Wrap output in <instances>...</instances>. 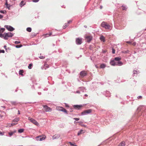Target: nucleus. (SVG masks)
Returning <instances> with one entry per match:
<instances>
[{"instance_id": "f257e3e1", "label": "nucleus", "mask_w": 146, "mask_h": 146, "mask_svg": "<svg viewBox=\"0 0 146 146\" xmlns=\"http://www.w3.org/2000/svg\"><path fill=\"white\" fill-rule=\"evenodd\" d=\"M101 26L102 27L105 28L106 29H110V26L105 22H103L102 23Z\"/></svg>"}, {"instance_id": "f03ea898", "label": "nucleus", "mask_w": 146, "mask_h": 146, "mask_svg": "<svg viewBox=\"0 0 146 146\" xmlns=\"http://www.w3.org/2000/svg\"><path fill=\"white\" fill-rule=\"evenodd\" d=\"M4 39L7 40L8 37H11L13 36V34L12 33L9 32L8 33H4Z\"/></svg>"}, {"instance_id": "7ed1b4c3", "label": "nucleus", "mask_w": 146, "mask_h": 146, "mask_svg": "<svg viewBox=\"0 0 146 146\" xmlns=\"http://www.w3.org/2000/svg\"><path fill=\"white\" fill-rule=\"evenodd\" d=\"M92 111V110L91 109L85 110L81 113V115H83L90 114L91 113Z\"/></svg>"}, {"instance_id": "20e7f679", "label": "nucleus", "mask_w": 146, "mask_h": 146, "mask_svg": "<svg viewBox=\"0 0 146 146\" xmlns=\"http://www.w3.org/2000/svg\"><path fill=\"white\" fill-rule=\"evenodd\" d=\"M4 27L8 31H13L15 30V29L13 27L10 25H5Z\"/></svg>"}, {"instance_id": "39448f33", "label": "nucleus", "mask_w": 146, "mask_h": 146, "mask_svg": "<svg viewBox=\"0 0 146 146\" xmlns=\"http://www.w3.org/2000/svg\"><path fill=\"white\" fill-rule=\"evenodd\" d=\"M29 120L32 123L37 126H38L39 125L38 123L33 118L29 117Z\"/></svg>"}, {"instance_id": "423d86ee", "label": "nucleus", "mask_w": 146, "mask_h": 146, "mask_svg": "<svg viewBox=\"0 0 146 146\" xmlns=\"http://www.w3.org/2000/svg\"><path fill=\"white\" fill-rule=\"evenodd\" d=\"M86 41L89 43L92 40V36L88 35L86 37Z\"/></svg>"}, {"instance_id": "0eeeda50", "label": "nucleus", "mask_w": 146, "mask_h": 146, "mask_svg": "<svg viewBox=\"0 0 146 146\" xmlns=\"http://www.w3.org/2000/svg\"><path fill=\"white\" fill-rule=\"evenodd\" d=\"M44 108L46 112L51 111H52L51 109L46 105L44 106Z\"/></svg>"}, {"instance_id": "6e6552de", "label": "nucleus", "mask_w": 146, "mask_h": 146, "mask_svg": "<svg viewBox=\"0 0 146 146\" xmlns=\"http://www.w3.org/2000/svg\"><path fill=\"white\" fill-rule=\"evenodd\" d=\"M76 42L77 44L80 45L82 43V39L79 38H77L76 39Z\"/></svg>"}, {"instance_id": "1a4fd4ad", "label": "nucleus", "mask_w": 146, "mask_h": 146, "mask_svg": "<svg viewBox=\"0 0 146 146\" xmlns=\"http://www.w3.org/2000/svg\"><path fill=\"white\" fill-rule=\"evenodd\" d=\"M45 139V137L41 136H37L36 137V139L37 141H42L43 140Z\"/></svg>"}, {"instance_id": "9d476101", "label": "nucleus", "mask_w": 146, "mask_h": 146, "mask_svg": "<svg viewBox=\"0 0 146 146\" xmlns=\"http://www.w3.org/2000/svg\"><path fill=\"white\" fill-rule=\"evenodd\" d=\"M60 137V135L59 134H56L52 136L53 139H57Z\"/></svg>"}, {"instance_id": "9b49d317", "label": "nucleus", "mask_w": 146, "mask_h": 146, "mask_svg": "<svg viewBox=\"0 0 146 146\" xmlns=\"http://www.w3.org/2000/svg\"><path fill=\"white\" fill-rule=\"evenodd\" d=\"M110 64L113 66H116V62H115L114 60H111L110 62Z\"/></svg>"}, {"instance_id": "f8f14e48", "label": "nucleus", "mask_w": 146, "mask_h": 146, "mask_svg": "<svg viewBox=\"0 0 146 146\" xmlns=\"http://www.w3.org/2000/svg\"><path fill=\"white\" fill-rule=\"evenodd\" d=\"M86 72L84 71H82L80 72V75L82 77H84L87 75Z\"/></svg>"}, {"instance_id": "ddd939ff", "label": "nucleus", "mask_w": 146, "mask_h": 146, "mask_svg": "<svg viewBox=\"0 0 146 146\" xmlns=\"http://www.w3.org/2000/svg\"><path fill=\"white\" fill-rule=\"evenodd\" d=\"M6 2L5 5L7 8L9 10L10 9V4H8L7 3V0H5Z\"/></svg>"}, {"instance_id": "4468645a", "label": "nucleus", "mask_w": 146, "mask_h": 146, "mask_svg": "<svg viewBox=\"0 0 146 146\" xmlns=\"http://www.w3.org/2000/svg\"><path fill=\"white\" fill-rule=\"evenodd\" d=\"M82 107V105H75L74 106V107L76 108L79 109Z\"/></svg>"}, {"instance_id": "2eb2a0df", "label": "nucleus", "mask_w": 146, "mask_h": 146, "mask_svg": "<svg viewBox=\"0 0 146 146\" xmlns=\"http://www.w3.org/2000/svg\"><path fill=\"white\" fill-rule=\"evenodd\" d=\"M116 66H121L123 64V63L120 61H118L116 62Z\"/></svg>"}, {"instance_id": "dca6fc26", "label": "nucleus", "mask_w": 146, "mask_h": 146, "mask_svg": "<svg viewBox=\"0 0 146 146\" xmlns=\"http://www.w3.org/2000/svg\"><path fill=\"white\" fill-rule=\"evenodd\" d=\"M25 4V3H24L23 1H22L20 3L19 5L21 7H22Z\"/></svg>"}, {"instance_id": "f3484780", "label": "nucleus", "mask_w": 146, "mask_h": 146, "mask_svg": "<svg viewBox=\"0 0 146 146\" xmlns=\"http://www.w3.org/2000/svg\"><path fill=\"white\" fill-rule=\"evenodd\" d=\"M16 132V131L15 130L14 131L9 132L8 133V134L9 135V137H11L13 135V134L15 133Z\"/></svg>"}, {"instance_id": "a211bd4d", "label": "nucleus", "mask_w": 146, "mask_h": 146, "mask_svg": "<svg viewBox=\"0 0 146 146\" xmlns=\"http://www.w3.org/2000/svg\"><path fill=\"white\" fill-rule=\"evenodd\" d=\"M100 39L103 42H105V38L103 36H101L100 37Z\"/></svg>"}, {"instance_id": "6ab92c4d", "label": "nucleus", "mask_w": 146, "mask_h": 146, "mask_svg": "<svg viewBox=\"0 0 146 146\" xmlns=\"http://www.w3.org/2000/svg\"><path fill=\"white\" fill-rule=\"evenodd\" d=\"M84 133V131L83 130L81 129L80 130V131H78V135H80L81 134H82V133Z\"/></svg>"}, {"instance_id": "aec40b11", "label": "nucleus", "mask_w": 146, "mask_h": 146, "mask_svg": "<svg viewBox=\"0 0 146 146\" xmlns=\"http://www.w3.org/2000/svg\"><path fill=\"white\" fill-rule=\"evenodd\" d=\"M125 142L124 141H122L118 146H125Z\"/></svg>"}, {"instance_id": "412c9836", "label": "nucleus", "mask_w": 146, "mask_h": 146, "mask_svg": "<svg viewBox=\"0 0 146 146\" xmlns=\"http://www.w3.org/2000/svg\"><path fill=\"white\" fill-rule=\"evenodd\" d=\"M106 66V65L105 64H102L100 66V68H105Z\"/></svg>"}, {"instance_id": "4be33fe9", "label": "nucleus", "mask_w": 146, "mask_h": 146, "mask_svg": "<svg viewBox=\"0 0 146 146\" xmlns=\"http://www.w3.org/2000/svg\"><path fill=\"white\" fill-rule=\"evenodd\" d=\"M121 60V58H120L119 57H117L115 58H114V60L115 61H115H119V60Z\"/></svg>"}, {"instance_id": "5701e85b", "label": "nucleus", "mask_w": 146, "mask_h": 146, "mask_svg": "<svg viewBox=\"0 0 146 146\" xmlns=\"http://www.w3.org/2000/svg\"><path fill=\"white\" fill-rule=\"evenodd\" d=\"M80 88V89L81 91L82 92H84L86 91V90L85 89V88L83 87H81Z\"/></svg>"}, {"instance_id": "b1692460", "label": "nucleus", "mask_w": 146, "mask_h": 146, "mask_svg": "<svg viewBox=\"0 0 146 146\" xmlns=\"http://www.w3.org/2000/svg\"><path fill=\"white\" fill-rule=\"evenodd\" d=\"M24 131V129H20L18 130V132L19 133H23Z\"/></svg>"}, {"instance_id": "393cba45", "label": "nucleus", "mask_w": 146, "mask_h": 146, "mask_svg": "<svg viewBox=\"0 0 146 146\" xmlns=\"http://www.w3.org/2000/svg\"><path fill=\"white\" fill-rule=\"evenodd\" d=\"M11 103L12 105H15L17 104V102L15 101H11Z\"/></svg>"}, {"instance_id": "a878e982", "label": "nucleus", "mask_w": 146, "mask_h": 146, "mask_svg": "<svg viewBox=\"0 0 146 146\" xmlns=\"http://www.w3.org/2000/svg\"><path fill=\"white\" fill-rule=\"evenodd\" d=\"M61 109H62V111L64 112H65L66 113H67V110L65 109L64 108H61Z\"/></svg>"}, {"instance_id": "bb28decb", "label": "nucleus", "mask_w": 146, "mask_h": 146, "mask_svg": "<svg viewBox=\"0 0 146 146\" xmlns=\"http://www.w3.org/2000/svg\"><path fill=\"white\" fill-rule=\"evenodd\" d=\"M19 120V118H15L13 120V121L17 122Z\"/></svg>"}, {"instance_id": "cd10ccee", "label": "nucleus", "mask_w": 146, "mask_h": 146, "mask_svg": "<svg viewBox=\"0 0 146 146\" xmlns=\"http://www.w3.org/2000/svg\"><path fill=\"white\" fill-rule=\"evenodd\" d=\"M27 31L30 32L31 31V29L30 27H28L27 28Z\"/></svg>"}, {"instance_id": "c85d7f7f", "label": "nucleus", "mask_w": 146, "mask_h": 146, "mask_svg": "<svg viewBox=\"0 0 146 146\" xmlns=\"http://www.w3.org/2000/svg\"><path fill=\"white\" fill-rule=\"evenodd\" d=\"M5 29L4 28H1L0 29V33H2L5 31Z\"/></svg>"}, {"instance_id": "c756f323", "label": "nucleus", "mask_w": 146, "mask_h": 146, "mask_svg": "<svg viewBox=\"0 0 146 146\" xmlns=\"http://www.w3.org/2000/svg\"><path fill=\"white\" fill-rule=\"evenodd\" d=\"M69 23H66L65 24V26H64L63 27V29H65L66 27H67L68 26V24Z\"/></svg>"}, {"instance_id": "7c9ffc66", "label": "nucleus", "mask_w": 146, "mask_h": 146, "mask_svg": "<svg viewBox=\"0 0 146 146\" xmlns=\"http://www.w3.org/2000/svg\"><path fill=\"white\" fill-rule=\"evenodd\" d=\"M122 53H129V51L128 50H124L122 51Z\"/></svg>"}, {"instance_id": "2f4dec72", "label": "nucleus", "mask_w": 146, "mask_h": 146, "mask_svg": "<svg viewBox=\"0 0 146 146\" xmlns=\"http://www.w3.org/2000/svg\"><path fill=\"white\" fill-rule=\"evenodd\" d=\"M0 13H2L5 14V13H6V11L5 10H0Z\"/></svg>"}, {"instance_id": "473e14b6", "label": "nucleus", "mask_w": 146, "mask_h": 146, "mask_svg": "<svg viewBox=\"0 0 146 146\" xmlns=\"http://www.w3.org/2000/svg\"><path fill=\"white\" fill-rule=\"evenodd\" d=\"M33 66V64H29L28 68L29 69H31L32 68V67Z\"/></svg>"}, {"instance_id": "72a5a7b5", "label": "nucleus", "mask_w": 146, "mask_h": 146, "mask_svg": "<svg viewBox=\"0 0 146 146\" xmlns=\"http://www.w3.org/2000/svg\"><path fill=\"white\" fill-rule=\"evenodd\" d=\"M138 72L136 70H133V75L134 76L135 74H137Z\"/></svg>"}, {"instance_id": "f704fd0d", "label": "nucleus", "mask_w": 146, "mask_h": 146, "mask_svg": "<svg viewBox=\"0 0 146 146\" xmlns=\"http://www.w3.org/2000/svg\"><path fill=\"white\" fill-rule=\"evenodd\" d=\"M122 9L123 10H126L127 9V8L125 6H122Z\"/></svg>"}, {"instance_id": "c9c22d12", "label": "nucleus", "mask_w": 146, "mask_h": 146, "mask_svg": "<svg viewBox=\"0 0 146 146\" xmlns=\"http://www.w3.org/2000/svg\"><path fill=\"white\" fill-rule=\"evenodd\" d=\"M61 108H63L62 107H58L57 108V110L59 111H62V109H61Z\"/></svg>"}, {"instance_id": "e433bc0d", "label": "nucleus", "mask_w": 146, "mask_h": 146, "mask_svg": "<svg viewBox=\"0 0 146 146\" xmlns=\"http://www.w3.org/2000/svg\"><path fill=\"white\" fill-rule=\"evenodd\" d=\"M22 46V45H17L15 46V47L16 48H20Z\"/></svg>"}, {"instance_id": "4c0bfd02", "label": "nucleus", "mask_w": 146, "mask_h": 146, "mask_svg": "<svg viewBox=\"0 0 146 146\" xmlns=\"http://www.w3.org/2000/svg\"><path fill=\"white\" fill-rule=\"evenodd\" d=\"M0 37L1 38L4 37V33L3 34L1 33H0Z\"/></svg>"}, {"instance_id": "58836bf2", "label": "nucleus", "mask_w": 146, "mask_h": 146, "mask_svg": "<svg viewBox=\"0 0 146 146\" xmlns=\"http://www.w3.org/2000/svg\"><path fill=\"white\" fill-rule=\"evenodd\" d=\"M23 73V70H20L19 72V74L20 75H23L22 73Z\"/></svg>"}, {"instance_id": "ea45409f", "label": "nucleus", "mask_w": 146, "mask_h": 146, "mask_svg": "<svg viewBox=\"0 0 146 146\" xmlns=\"http://www.w3.org/2000/svg\"><path fill=\"white\" fill-rule=\"evenodd\" d=\"M52 35V33H50L49 34L47 33L46 34H45V35L46 36H50Z\"/></svg>"}, {"instance_id": "a19ab883", "label": "nucleus", "mask_w": 146, "mask_h": 146, "mask_svg": "<svg viewBox=\"0 0 146 146\" xmlns=\"http://www.w3.org/2000/svg\"><path fill=\"white\" fill-rule=\"evenodd\" d=\"M69 143L71 146H77L76 145H75L74 144H72L71 142H69Z\"/></svg>"}, {"instance_id": "79ce46f5", "label": "nucleus", "mask_w": 146, "mask_h": 146, "mask_svg": "<svg viewBox=\"0 0 146 146\" xmlns=\"http://www.w3.org/2000/svg\"><path fill=\"white\" fill-rule=\"evenodd\" d=\"M39 58L41 59H44V58L45 57L43 56H40L39 57Z\"/></svg>"}, {"instance_id": "37998d69", "label": "nucleus", "mask_w": 146, "mask_h": 146, "mask_svg": "<svg viewBox=\"0 0 146 146\" xmlns=\"http://www.w3.org/2000/svg\"><path fill=\"white\" fill-rule=\"evenodd\" d=\"M20 42H21L20 41H16L15 42V43L16 44H19V43H20Z\"/></svg>"}, {"instance_id": "c03bdc74", "label": "nucleus", "mask_w": 146, "mask_h": 146, "mask_svg": "<svg viewBox=\"0 0 146 146\" xmlns=\"http://www.w3.org/2000/svg\"><path fill=\"white\" fill-rule=\"evenodd\" d=\"M115 50L114 49L112 48V53L113 54H114L115 53Z\"/></svg>"}, {"instance_id": "a18cd8bd", "label": "nucleus", "mask_w": 146, "mask_h": 146, "mask_svg": "<svg viewBox=\"0 0 146 146\" xmlns=\"http://www.w3.org/2000/svg\"><path fill=\"white\" fill-rule=\"evenodd\" d=\"M5 52V51L4 50H1L0 49V53H4Z\"/></svg>"}, {"instance_id": "49530a36", "label": "nucleus", "mask_w": 146, "mask_h": 146, "mask_svg": "<svg viewBox=\"0 0 146 146\" xmlns=\"http://www.w3.org/2000/svg\"><path fill=\"white\" fill-rule=\"evenodd\" d=\"M39 0H33V1L34 2L36 3L39 1Z\"/></svg>"}, {"instance_id": "de8ad7c7", "label": "nucleus", "mask_w": 146, "mask_h": 146, "mask_svg": "<svg viewBox=\"0 0 146 146\" xmlns=\"http://www.w3.org/2000/svg\"><path fill=\"white\" fill-rule=\"evenodd\" d=\"M74 119L76 121H78L79 120L80 118H74Z\"/></svg>"}, {"instance_id": "09e8293b", "label": "nucleus", "mask_w": 146, "mask_h": 146, "mask_svg": "<svg viewBox=\"0 0 146 146\" xmlns=\"http://www.w3.org/2000/svg\"><path fill=\"white\" fill-rule=\"evenodd\" d=\"M17 124V123H12L11 124V126H13L14 125H15Z\"/></svg>"}, {"instance_id": "8fccbe9b", "label": "nucleus", "mask_w": 146, "mask_h": 146, "mask_svg": "<svg viewBox=\"0 0 146 146\" xmlns=\"http://www.w3.org/2000/svg\"><path fill=\"white\" fill-rule=\"evenodd\" d=\"M44 66L47 68H48V65L47 64H45L44 65Z\"/></svg>"}, {"instance_id": "3c124183", "label": "nucleus", "mask_w": 146, "mask_h": 146, "mask_svg": "<svg viewBox=\"0 0 146 146\" xmlns=\"http://www.w3.org/2000/svg\"><path fill=\"white\" fill-rule=\"evenodd\" d=\"M136 43L135 42H133V43L132 44L134 46L135 45H136Z\"/></svg>"}, {"instance_id": "603ef678", "label": "nucleus", "mask_w": 146, "mask_h": 146, "mask_svg": "<svg viewBox=\"0 0 146 146\" xmlns=\"http://www.w3.org/2000/svg\"><path fill=\"white\" fill-rule=\"evenodd\" d=\"M3 15H0V19H1L2 18H3Z\"/></svg>"}, {"instance_id": "864d4df0", "label": "nucleus", "mask_w": 146, "mask_h": 146, "mask_svg": "<svg viewBox=\"0 0 146 146\" xmlns=\"http://www.w3.org/2000/svg\"><path fill=\"white\" fill-rule=\"evenodd\" d=\"M127 43L129 44H131V42L130 41H127Z\"/></svg>"}, {"instance_id": "5fc2aeb1", "label": "nucleus", "mask_w": 146, "mask_h": 146, "mask_svg": "<svg viewBox=\"0 0 146 146\" xmlns=\"http://www.w3.org/2000/svg\"><path fill=\"white\" fill-rule=\"evenodd\" d=\"M142 96H138L137 98L138 99H139V98H142Z\"/></svg>"}, {"instance_id": "6e6d98bb", "label": "nucleus", "mask_w": 146, "mask_h": 146, "mask_svg": "<svg viewBox=\"0 0 146 146\" xmlns=\"http://www.w3.org/2000/svg\"><path fill=\"white\" fill-rule=\"evenodd\" d=\"M3 135V134L0 131V135Z\"/></svg>"}, {"instance_id": "4d7b16f0", "label": "nucleus", "mask_w": 146, "mask_h": 146, "mask_svg": "<svg viewBox=\"0 0 146 146\" xmlns=\"http://www.w3.org/2000/svg\"><path fill=\"white\" fill-rule=\"evenodd\" d=\"M72 22V20H69V21H68V23H71Z\"/></svg>"}, {"instance_id": "13d9d810", "label": "nucleus", "mask_w": 146, "mask_h": 146, "mask_svg": "<svg viewBox=\"0 0 146 146\" xmlns=\"http://www.w3.org/2000/svg\"><path fill=\"white\" fill-rule=\"evenodd\" d=\"M76 92L77 93H78V94H79L80 93V91H76Z\"/></svg>"}, {"instance_id": "bf43d9fd", "label": "nucleus", "mask_w": 146, "mask_h": 146, "mask_svg": "<svg viewBox=\"0 0 146 146\" xmlns=\"http://www.w3.org/2000/svg\"><path fill=\"white\" fill-rule=\"evenodd\" d=\"M73 110V108H71L70 109V111H72Z\"/></svg>"}, {"instance_id": "052dcab7", "label": "nucleus", "mask_w": 146, "mask_h": 146, "mask_svg": "<svg viewBox=\"0 0 146 146\" xmlns=\"http://www.w3.org/2000/svg\"><path fill=\"white\" fill-rule=\"evenodd\" d=\"M66 107H69V106L68 105H67V104H66Z\"/></svg>"}, {"instance_id": "680f3d73", "label": "nucleus", "mask_w": 146, "mask_h": 146, "mask_svg": "<svg viewBox=\"0 0 146 146\" xmlns=\"http://www.w3.org/2000/svg\"><path fill=\"white\" fill-rule=\"evenodd\" d=\"M18 114H20V112H19V110H18Z\"/></svg>"}, {"instance_id": "e2e57ef3", "label": "nucleus", "mask_w": 146, "mask_h": 146, "mask_svg": "<svg viewBox=\"0 0 146 146\" xmlns=\"http://www.w3.org/2000/svg\"><path fill=\"white\" fill-rule=\"evenodd\" d=\"M106 93H107V94H108L109 93V92L108 91H107V92H106Z\"/></svg>"}, {"instance_id": "0e129e2a", "label": "nucleus", "mask_w": 146, "mask_h": 146, "mask_svg": "<svg viewBox=\"0 0 146 146\" xmlns=\"http://www.w3.org/2000/svg\"><path fill=\"white\" fill-rule=\"evenodd\" d=\"M4 48H5L6 47V46L5 45V46H4Z\"/></svg>"}, {"instance_id": "69168bd1", "label": "nucleus", "mask_w": 146, "mask_h": 146, "mask_svg": "<svg viewBox=\"0 0 146 146\" xmlns=\"http://www.w3.org/2000/svg\"><path fill=\"white\" fill-rule=\"evenodd\" d=\"M102 6H101L100 7V9H102Z\"/></svg>"}, {"instance_id": "338daca9", "label": "nucleus", "mask_w": 146, "mask_h": 146, "mask_svg": "<svg viewBox=\"0 0 146 146\" xmlns=\"http://www.w3.org/2000/svg\"><path fill=\"white\" fill-rule=\"evenodd\" d=\"M84 27H85V28H87V26H86V25H85V26H84Z\"/></svg>"}, {"instance_id": "774afa93", "label": "nucleus", "mask_w": 146, "mask_h": 146, "mask_svg": "<svg viewBox=\"0 0 146 146\" xmlns=\"http://www.w3.org/2000/svg\"><path fill=\"white\" fill-rule=\"evenodd\" d=\"M85 96H86V97H87V96H88V95H87V94H85Z\"/></svg>"}]
</instances>
